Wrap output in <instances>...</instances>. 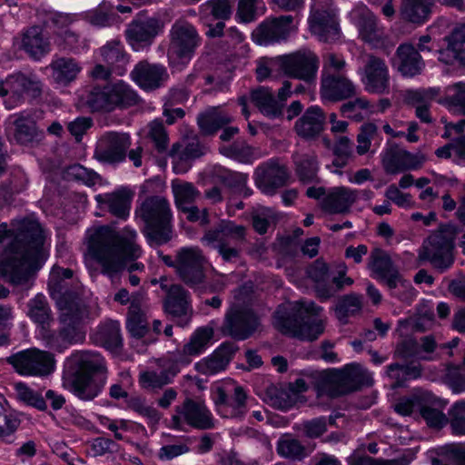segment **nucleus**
<instances>
[{"mask_svg":"<svg viewBox=\"0 0 465 465\" xmlns=\"http://www.w3.org/2000/svg\"><path fill=\"white\" fill-rule=\"evenodd\" d=\"M45 231L36 220L14 221L11 228L1 223L0 243L10 242L0 254V276L14 286L27 285L33 269L45 259Z\"/></svg>","mask_w":465,"mask_h":465,"instance_id":"nucleus-1","label":"nucleus"},{"mask_svg":"<svg viewBox=\"0 0 465 465\" xmlns=\"http://www.w3.org/2000/svg\"><path fill=\"white\" fill-rule=\"evenodd\" d=\"M138 234L129 226L116 232L109 226H101L90 232L87 242L89 255L101 266V272L112 282L126 270L132 286L140 283L135 272H143L144 265L135 262L142 255L137 243Z\"/></svg>","mask_w":465,"mask_h":465,"instance_id":"nucleus-2","label":"nucleus"},{"mask_svg":"<svg viewBox=\"0 0 465 465\" xmlns=\"http://www.w3.org/2000/svg\"><path fill=\"white\" fill-rule=\"evenodd\" d=\"M322 308L311 301L288 302L279 305L274 313V325L282 333L300 340L314 341L323 333L325 319Z\"/></svg>","mask_w":465,"mask_h":465,"instance_id":"nucleus-3","label":"nucleus"},{"mask_svg":"<svg viewBox=\"0 0 465 465\" xmlns=\"http://www.w3.org/2000/svg\"><path fill=\"white\" fill-rule=\"evenodd\" d=\"M312 379L318 395L331 398L357 390L371 382V375L359 364H348L343 369L315 371Z\"/></svg>","mask_w":465,"mask_h":465,"instance_id":"nucleus-4","label":"nucleus"},{"mask_svg":"<svg viewBox=\"0 0 465 465\" xmlns=\"http://www.w3.org/2000/svg\"><path fill=\"white\" fill-rule=\"evenodd\" d=\"M136 215L144 223L145 235L150 242L163 244L171 239L173 213L166 198H146L137 208Z\"/></svg>","mask_w":465,"mask_h":465,"instance_id":"nucleus-5","label":"nucleus"},{"mask_svg":"<svg viewBox=\"0 0 465 465\" xmlns=\"http://www.w3.org/2000/svg\"><path fill=\"white\" fill-rule=\"evenodd\" d=\"M202 40L194 25L183 17L176 19L168 33L166 55L170 66L187 65L202 45Z\"/></svg>","mask_w":465,"mask_h":465,"instance_id":"nucleus-6","label":"nucleus"},{"mask_svg":"<svg viewBox=\"0 0 465 465\" xmlns=\"http://www.w3.org/2000/svg\"><path fill=\"white\" fill-rule=\"evenodd\" d=\"M460 231L454 225H446L440 231L430 234L419 252V259L429 261L431 265L444 272L453 262V239Z\"/></svg>","mask_w":465,"mask_h":465,"instance_id":"nucleus-7","label":"nucleus"},{"mask_svg":"<svg viewBox=\"0 0 465 465\" xmlns=\"http://www.w3.org/2000/svg\"><path fill=\"white\" fill-rule=\"evenodd\" d=\"M66 308L68 313L65 315L63 307H58L63 326L49 340L50 347L58 351H62L70 344L82 342L85 338V333L80 327V322L88 315L85 304L83 301L67 302Z\"/></svg>","mask_w":465,"mask_h":465,"instance_id":"nucleus-8","label":"nucleus"},{"mask_svg":"<svg viewBox=\"0 0 465 465\" xmlns=\"http://www.w3.org/2000/svg\"><path fill=\"white\" fill-rule=\"evenodd\" d=\"M245 238V228L230 221L222 222L216 228L208 230L202 242L217 250L225 262L239 258L241 249L238 243Z\"/></svg>","mask_w":465,"mask_h":465,"instance_id":"nucleus-9","label":"nucleus"},{"mask_svg":"<svg viewBox=\"0 0 465 465\" xmlns=\"http://www.w3.org/2000/svg\"><path fill=\"white\" fill-rule=\"evenodd\" d=\"M6 361L22 376L45 377L55 369L54 354L35 347L12 354Z\"/></svg>","mask_w":465,"mask_h":465,"instance_id":"nucleus-10","label":"nucleus"},{"mask_svg":"<svg viewBox=\"0 0 465 465\" xmlns=\"http://www.w3.org/2000/svg\"><path fill=\"white\" fill-rule=\"evenodd\" d=\"M207 263V258L198 246H185L176 251V274L192 288L204 282Z\"/></svg>","mask_w":465,"mask_h":465,"instance_id":"nucleus-11","label":"nucleus"},{"mask_svg":"<svg viewBox=\"0 0 465 465\" xmlns=\"http://www.w3.org/2000/svg\"><path fill=\"white\" fill-rule=\"evenodd\" d=\"M370 267L380 279L386 282L391 295L400 300H406L412 295L411 283L402 278L391 258L383 252L375 250L371 252Z\"/></svg>","mask_w":465,"mask_h":465,"instance_id":"nucleus-12","label":"nucleus"},{"mask_svg":"<svg viewBox=\"0 0 465 465\" xmlns=\"http://www.w3.org/2000/svg\"><path fill=\"white\" fill-rule=\"evenodd\" d=\"M320 66L317 54L303 48L284 54V75L307 84L314 83Z\"/></svg>","mask_w":465,"mask_h":465,"instance_id":"nucleus-13","label":"nucleus"},{"mask_svg":"<svg viewBox=\"0 0 465 465\" xmlns=\"http://www.w3.org/2000/svg\"><path fill=\"white\" fill-rule=\"evenodd\" d=\"M173 427L182 429L183 424L198 430H209L214 427V419L207 407L199 401L186 399L175 407V413L171 419Z\"/></svg>","mask_w":465,"mask_h":465,"instance_id":"nucleus-14","label":"nucleus"},{"mask_svg":"<svg viewBox=\"0 0 465 465\" xmlns=\"http://www.w3.org/2000/svg\"><path fill=\"white\" fill-rule=\"evenodd\" d=\"M164 29L163 21L156 16H144L140 14L128 25L125 34L133 49L139 51L150 46L155 37Z\"/></svg>","mask_w":465,"mask_h":465,"instance_id":"nucleus-15","label":"nucleus"},{"mask_svg":"<svg viewBox=\"0 0 465 465\" xmlns=\"http://www.w3.org/2000/svg\"><path fill=\"white\" fill-rule=\"evenodd\" d=\"M131 145L130 135L126 133L106 132L96 143L94 156L104 163H123Z\"/></svg>","mask_w":465,"mask_h":465,"instance_id":"nucleus-16","label":"nucleus"},{"mask_svg":"<svg viewBox=\"0 0 465 465\" xmlns=\"http://www.w3.org/2000/svg\"><path fill=\"white\" fill-rule=\"evenodd\" d=\"M161 289L166 292L164 308L166 312L178 318V324L187 325L191 320L190 293L179 284H169L166 279H161Z\"/></svg>","mask_w":465,"mask_h":465,"instance_id":"nucleus-17","label":"nucleus"},{"mask_svg":"<svg viewBox=\"0 0 465 465\" xmlns=\"http://www.w3.org/2000/svg\"><path fill=\"white\" fill-rule=\"evenodd\" d=\"M259 319L252 310L232 308L225 315L223 331L236 340H246L258 328Z\"/></svg>","mask_w":465,"mask_h":465,"instance_id":"nucleus-18","label":"nucleus"},{"mask_svg":"<svg viewBox=\"0 0 465 465\" xmlns=\"http://www.w3.org/2000/svg\"><path fill=\"white\" fill-rule=\"evenodd\" d=\"M74 272L68 268L54 267L50 272L48 288L52 298L56 302L57 307H63L65 315L68 313L67 302L82 301L79 296V287L72 291L68 288L67 280L73 278Z\"/></svg>","mask_w":465,"mask_h":465,"instance_id":"nucleus-19","label":"nucleus"},{"mask_svg":"<svg viewBox=\"0 0 465 465\" xmlns=\"http://www.w3.org/2000/svg\"><path fill=\"white\" fill-rule=\"evenodd\" d=\"M351 17L358 27L360 37L373 47L383 45L385 40L384 28L378 25L377 18L364 5L355 6Z\"/></svg>","mask_w":465,"mask_h":465,"instance_id":"nucleus-20","label":"nucleus"},{"mask_svg":"<svg viewBox=\"0 0 465 465\" xmlns=\"http://www.w3.org/2000/svg\"><path fill=\"white\" fill-rule=\"evenodd\" d=\"M295 30L292 15L267 18L254 30L252 36L260 45H271L286 40Z\"/></svg>","mask_w":465,"mask_h":465,"instance_id":"nucleus-21","label":"nucleus"},{"mask_svg":"<svg viewBox=\"0 0 465 465\" xmlns=\"http://www.w3.org/2000/svg\"><path fill=\"white\" fill-rule=\"evenodd\" d=\"M288 177L286 167L276 159L260 164L254 172L256 186L267 195L274 194L277 189L285 185Z\"/></svg>","mask_w":465,"mask_h":465,"instance_id":"nucleus-22","label":"nucleus"},{"mask_svg":"<svg viewBox=\"0 0 465 465\" xmlns=\"http://www.w3.org/2000/svg\"><path fill=\"white\" fill-rule=\"evenodd\" d=\"M390 72L385 61L370 55L363 68L361 82L370 94H382L390 92Z\"/></svg>","mask_w":465,"mask_h":465,"instance_id":"nucleus-23","label":"nucleus"},{"mask_svg":"<svg viewBox=\"0 0 465 465\" xmlns=\"http://www.w3.org/2000/svg\"><path fill=\"white\" fill-rule=\"evenodd\" d=\"M67 389L79 400L91 401L103 391L106 380L104 377L95 378L79 371H71L64 376Z\"/></svg>","mask_w":465,"mask_h":465,"instance_id":"nucleus-24","label":"nucleus"},{"mask_svg":"<svg viewBox=\"0 0 465 465\" xmlns=\"http://www.w3.org/2000/svg\"><path fill=\"white\" fill-rule=\"evenodd\" d=\"M71 371H79L95 378L107 380V365L104 358L97 351H76L65 361Z\"/></svg>","mask_w":465,"mask_h":465,"instance_id":"nucleus-25","label":"nucleus"},{"mask_svg":"<svg viewBox=\"0 0 465 465\" xmlns=\"http://www.w3.org/2000/svg\"><path fill=\"white\" fill-rule=\"evenodd\" d=\"M14 45L26 53L31 58L40 60L51 51L49 39L38 25L30 26L14 38Z\"/></svg>","mask_w":465,"mask_h":465,"instance_id":"nucleus-26","label":"nucleus"},{"mask_svg":"<svg viewBox=\"0 0 465 465\" xmlns=\"http://www.w3.org/2000/svg\"><path fill=\"white\" fill-rule=\"evenodd\" d=\"M311 32L320 41L331 42L338 39L340 27L336 10L333 8H318L312 12L309 17Z\"/></svg>","mask_w":465,"mask_h":465,"instance_id":"nucleus-27","label":"nucleus"},{"mask_svg":"<svg viewBox=\"0 0 465 465\" xmlns=\"http://www.w3.org/2000/svg\"><path fill=\"white\" fill-rule=\"evenodd\" d=\"M38 90L39 83L21 73L13 74L0 82V96L9 95L8 100L5 101L8 109L15 106L24 94Z\"/></svg>","mask_w":465,"mask_h":465,"instance_id":"nucleus-28","label":"nucleus"},{"mask_svg":"<svg viewBox=\"0 0 465 465\" xmlns=\"http://www.w3.org/2000/svg\"><path fill=\"white\" fill-rule=\"evenodd\" d=\"M355 93V85L344 75L322 74L320 94L323 100L341 101L354 95Z\"/></svg>","mask_w":465,"mask_h":465,"instance_id":"nucleus-29","label":"nucleus"},{"mask_svg":"<svg viewBox=\"0 0 465 465\" xmlns=\"http://www.w3.org/2000/svg\"><path fill=\"white\" fill-rule=\"evenodd\" d=\"M132 79L144 90L159 88L168 78L166 68L162 64L138 63L131 73Z\"/></svg>","mask_w":465,"mask_h":465,"instance_id":"nucleus-30","label":"nucleus"},{"mask_svg":"<svg viewBox=\"0 0 465 465\" xmlns=\"http://www.w3.org/2000/svg\"><path fill=\"white\" fill-rule=\"evenodd\" d=\"M148 307L143 292L133 293L132 304L129 307L126 328L135 338L143 337L148 331Z\"/></svg>","mask_w":465,"mask_h":465,"instance_id":"nucleus-31","label":"nucleus"},{"mask_svg":"<svg viewBox=\"0 0 465 465\" xmlns=\"http://www.w3.org/2000/svg\"><path fill=\"white\" fill-rule=\"evenodd\" d=\"M357 190L338 186L328 190L321 202L322 208L330 213H345L358 199Z\"/></svg>","mask_w":465,"mask_h":465,"instance_id":"nucleus-32","label":"nucleus"},{"mask_svg":"<svg viewBox=\"0 0 465 465\" xmlns=\"http://www.w3.org/2000/svg\"><path fill=\"white\" fill-rule=\"evenodd\" d=\"M236 347L232 343H223L210 356L195 363V370L203 375H214L226 369Z\"/></svg>","mask_w":465,"mask_h":465,"instance_id":"nucleus-33","label":"nucleus"},{"mask_svg":"<svg viewBox=\"0 0 465 465\" xmlns=\"http://www.w3.org/2000/svg\"><path fill=\"white\" fill-rule=\"evenodd\" d=\"M133 196L130 190L120 188L112 193L97 194L95 201L115 217L124 220L129 216Z\"/></svg>","mask_w":465,"mask_h":465,"instance_id":"nucleus-34","label":"nucleus"},{"mask_svg":"<svg viewBox=\"0 0 465 465\" xmlns=\"http://www.w3.org/2000/svg\"><path fill=\"white\" fill-rule=\"evenodd\" d=\"M424 161L425 158L420 154H413L403 149H391L385 153L382 163L388 173H398L418 169Z\"/></svg>","mask_w":465,"mask_h":465,"instance_id":"nucleus-35","label":"nucleus"},{"mask_svg":"<svg viewBox=\"0 0 465 465\" xmlns=\"http://www.w3.org/2000/svg\"><path fill=\"white\" fill-rule=\"evenodd\" d=\"M418 401L420 414L430 427L441 428L447 423L448 417L442 411L447 404L445 401L430 391H420Z\"/></svg>","mask_w":465,"mask_h":465,"instance_id":"nucleus-36","label":"nucleus"},{"mask_svg":"<svg viewBox=\"0 0 465 465\" xmlns=\"http://www.w3.org/2000/svg\"><path fill=\"white\" fill-rule=\"evenodd\" d=\"M245 401L246 393L240 386L234 387L230 399L223 390H219L216 400L217 411L224 418L242 419L247 411Z\"/></svg>","mask_w":465,"mask_h":465,"instance_id":"nucleus-37","label":"nucleus"},{"mask_svg":"<svg viewBox=\"0 0 465 465\" xmlns=\"http://www.w3.org/2000/svg\"><path fill=\"white\" fill-rule=\"evenodd\" d=\"M396 66L403 76L413 77L422 72L424 62L412 45L402 44L396 51Z\"/></svg>","mask_w":465,"mask_h":465,"instance_id":"nucleus-38","label":"nucleus"},{"mask_svg":"<svg viewBox=\"0 0 465 465\" xmlns=\"http://www.w3.org/2000/svg\"><path fill=\"white\" fill-rule=\"evenodd\" d=\"M440 89L430 87L427 89L409 90L405 99L409 104L415 108V115L425 124L432 123L430 112L431 101L439 94Z\"/></svg>","mask_w":465,"mask_h":465,"instance_id":"nucleus-39","label":"nucleus"},{"mask_svg":"<svg viewBox=\"0 0 465 465\" xmlns=\"http://www.w3.org/2000/svg\"><path fill=\"white\" fill-rule=\"evenodd\" d=\"M205 148L197 141L193 140L185 146L173 144L171 156L173 158V170L175 173H186L190 168L189 163L204 153Z\"/></svg>","mask_w":465,"mask_h":465,"instance_id":"nucleus-40","label":"nucleus"},{"mask_svg":"<svg viewBox=\"0 0 465 465\" xmlns=\"http://www.w3.org/2000/svg\"><path fill=\"white\" fill-rule=\"evenodd\" d=\"M324 114L318 106L309 107L295 123V131L303 138H312L323 129Z\"/></svg>","mask_w":465,"mask_h":465,"instance_id":"nucleus-41","label":"nucleus"},{"mask_svg":"<svg viewBox=\"0 0 465 465\" xmlns=\"http://www.w3.org/2000/svg\"><path fill=\"white\" fill-rule=\"evenodd\" d=\"M232 121V115L223 108L210 107L200 114L197 118L198 125L203 134H213L223 125Z\"/></svg>","mask_w":465,"mask_h":465,"instance_id":"nucleus-42","label":"nucleus"},{"mask_svg":"<svg viewBox=\"0 0 465 465\" xmlns=\"http://www.w3.org/2000/svg\"><path fill=\"white\" fill-rule=\"evenodd\" d=\"M157 368L142 370L138 375L140 387L147 391H158L173 382V378L165 367L157 364Z\"/></svg>","mask_w":465,"mask_h":465,"instance_id":"nucleus-43","label":"nucleus"},{"mask_svg":"<svg viewBox=\"0 0 465 465\" xmlns=\"http://www.w3.org/2000/svg\"><path fill=\"white\" fill-rule=\"evenodd\" d=\"M308 275L314 282L316 294L322 301L335 295L333 286L329 282V269L324 262L316 260L308 269Z\"/></svg>","mask_w":465,"mask_h":465,"instance_id":"nucleus-44","label":"nucleus"},{"mask_svg":"<svg viewBox=\"0 0 465 465\" xmlns=\"http://www.w3.org/2000/svg\"><path fill=\"white\" fill-rule=\"evenodd\" d=\"M432 6V0H402L400 14L403 20L421 25L429 19Z\"/></svg>","mask_w":465,"mask_h":465,"instance_id":"nucleus-45","label":"nucleus"},{"mask_svg":"<svg viewBox=\"0 0 465 465\" xmlns=\"http://www.w3.org/2000/svg\"><path fill=\"white\" fill-rule=\"evenodd\" d=\"M81 101L92 112H113L109 84L86 90L81 94Z\"/></svg>","mask_w":465,"mask_h":465,"instance_id":"nucleus-46","label":"nucleus"},{"mask_svg":"<svg viewBox=\"0 0 465 465\" xmlns=\"http://www.w3.org/2000/svg\"><path fill=\"white\" fill-rule=\"evenodd\" d=\"M100 54L103 61L114 70L115 74H124L129 59L124 45L119 41L108 42L100 48Z\"/></svg>","mask_w":465,"mask_h":465,"instance_id":"nucleus-47","label":"nucleus"},{"mask_svg":"<svg viewBox=\"0 0 465 465\" xmlns=\"http://www.w3.org/2000/svg\"><path fill=\"white\" fill-rule=\"evenodd\" d=\"M53 80L66 85L73 82L81 71L78 62L71 57H59L50 64Z\"/></svg>","mask_w":465,"mask_h":465,"instance_id":"nucleus-48","label":"nucleus"},{"mask_svg":"<svg viewBox=\"0 0 465 465\" xmlns=\"http://www.w3.org/2000/svg\"><path fill=\"white\" fill-rule=\"evenodd\" d=\"M251 100L265 116L277 118L282 115V104L276 101L271 89L259 87L252 90Z\"/></svg>","mask_w":465,"mask_h":465,"instance_id":"nucleus-49","label":"nucleus"},{"mask_svg":"<svg viewBox=\"0 0 465 465\" xmlns=\"http://www.w3.org/2000/svg\"><path fill=\"white\" fill-rule=\"evenodd\" d=\"M113 111L134 106L139 103V95L126 83L118 81L109 84Z\"/></svg>","mask_w":465,"mask_h":465,"instance_id":"nucleus-50","label":"nucleus"},{"mask_svg":"<svg viewBox=\"0 0 465 465\" xmlns=\"http://www.w3.org/2000/svg\"><path fill=\"white\" fill-rule=\"evenodd\" d=\"M190 439L163 435L162 447L157 452V458L162 461H169L190 451Z\"/></svg>","mask_w":465,"mask_h":465,"instance_id":"nucleus-51","label":"nucleus"},{"mask_svg":"<svg viewBox=\"0 0 465 465\" xmlns=\"http://www.w3.org/2000/svg\"><path fill=\"white\" fill-rule=\"evenodd\" d=\"M440 104L454 114L465 115V82L447 86Z\"/></svg>","mask_w":465,"mask_h":465,"instance_id":"nucleus-52","label":"nucleus"},{"mask_svg":"<svg viewBox=\"0 0 465 465\" xmlns=\"http://www.w3.org/2000/svg\"><path fill=\"white\" fill-rule=\"evenodd\" d=\"M431 465H465V449L458 444H447L437 450Z\"/></svg>","mask_w":465,"mask_h":465,"instance_id":"nucleus-53","label":"nucleus"},{"mask_svg":"<svg viewBox=\"0 0 465 465\" xmlns=\"http://www.w3.org/2000/svg\"><path fill=\"white\" fill-rule=\"evenodd\" d=\"M193 357L194 356L183 346L182 350L168 352L166 356L158 359L156 363L165 367L174 379L183 367L192 362Z\"/></svg>","mask_w":465,"mask_h":465,"instance_id":"nucleus-54","label":"nucleus"},{"mask_svg":"<svg viewBox=\"0 0 465 465\" xmlns=\"http://www.w3.org/2000/svg\"><path fill=\"white\" fill-rule=\"evenodd\" d=\"M295 171L300 180L306 183L313 181L318 173V161L314 153H297L293 155Z\"/></svg>","mask_w":465,"mask_h":465,"instance_id":"nucleus-55","label":"nucleus"},{"mask_svg":"<svg viewBox=\"0 0 465 465\" xmlns=\"http://www.w3.org/2000/svg\"><path fill=\"white\" fill-rule=\"evenodd\" d=\"M172 190L176 207L181 210L193 204L200 197L199 190L191 183L173 181Z\"/></svg>","mask_w":465,"mask_h":465,"instance_id":"nucleus-56","label":"nucleus"},{"mask_svg":"<svg viewBox=\"0 0 465 465\" xmlns=\"http://www.w3.org/2000/svg\"><path fill=\"white\" fill-rule=\"evenodd\" d=\"M362 308V297L350 293L341 297L337 302L334 312L336 318L341 323H347L348 318L358 314Z\"/></svg>","mask_w":465,"mask_h":465,"instance_id":"nucleus-57","label":"nucleus"},{"mask_svg":"<svg viewBox=\"0 0 465 465\" xmlns=\"http://www.w3.org/2000/svg\"><path fill=\"white\" fill-rule=\"evenodd\" d=\"M421 375L420 365L392 363L387 367V376L394 381L393 388L402 386L404 382Z\"/></svg>","mask_w":465,"mask_h":465,"instance_id":"nucleus-58","label":"nucleus"},{"mask_svg":"<svg viewBox=\"0 0 465 465\" xmlns=\"http://www.w3.org/2000/svg\"><path fill=\"white\" fill-rule=\"evenodd\" d=\"M219 150L222 154L242 163H252L259 157L252 147L241 141L221 146Z\"/></svg>","mask_w":465,"mask_h":465,"instance_id":"nucleus-59","label":"nucleus"},{"mask_svg":"<svg viewBox=\"0 0 465 465\" xmlns=\"http://www.w3.org/2000/svg\"><path fill=\"white\" fill-rule=\"evenodd\" d=\"M266 11L263 0H238L235 17L242 23H252Z\"/></svg>","mask_w":465,"mask_h":465,"instance_id":"nucleus-60","label":"nucleus"},{"mask_svg":"<svg viewBox=\"0 0 465 465\" xmlns=\"http://www.w3.org/2000/svg\"><path fill=\"white\" fill-rule=\"evenodd\" d=\"M284 74V54L275 57H262L257 62L256 77L262 82L270 77Z\"/></svg>","mask_w":465,"mask_h":465,"instance_id":"nucleus-61","label":"nucleus"},{"mask_svg":"<svg viewBox=\"0 0 465 465\" xmlns=\"http://www.w3.org/2000/svg\"><path fill=\"white\" fill-rule=\"evenodd\" d=\"M213 337V328L208 326L200 327L193 331L189 341L183 346L195 357L203 353L207 349Z\"/></svg>","mask_w":465,"mask_h":465,"instance_id":"nucleus-62","label":"nucleus"},{"mask_svg":"<svg viewBox=\"0 0 465 465\" xmlns=\"http://www.w3.org/2000/svg\"><path fill=\"white\" fill-rule=\"evenodd\" d=\"M15 398L24 404L35 408L38 411L47 410L45 398L37 391L28 387L25 383L17 382L14 386Z\"/></svg>","mask_w":465,"mask_h":465,"instance_id":"nucleus-63","label":"nucleus"},{"mask_svg":"<svg viewBox=\"0 0 465 465\" xmlns=\"http://www.w3.org/2000/svg\"><path fill=\"white\" fill-rule=\"evenodd\" d=\"M341 112L344 116L360 122L375 113V110L374 106L371 105L367 99L359 97L342 104Z\"/></svg>","mask_w":465,"mask_h":465,"instance_id":"nucleus-64","label":"nucleus"}]
</instances>
